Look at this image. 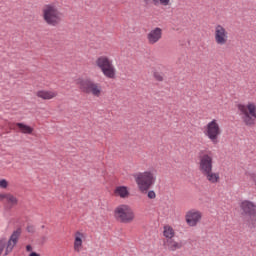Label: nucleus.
Listing matches in <instances>:
<instances>
[{
    "instance_id": "4",
    "label": "nucleus",
    "mask_w": 256,
    "mask_h": 256,
    "mask_svg": "<svg viewBox=\"0 0 256 256\" xmlns=\"http://www.w3.org/2000/svg\"><path fill=\"white\" fill-rule=\"evenodd\" d=\"M241 215L247 219V224L250 229H255L256 227V205L255 203L244 200L240 204Z\"/></svg>"
},
{
    "instance_id": "19",
    "label": "nucleus",
    "mask_w": 256,
    "mask_h": 256,
    "mask_svg": "<svg viewBox=\"0 0 256 256\" xmlns=\"http://www.w3.org/2000/svg\"><path fill=\"white\" fill-rule=\"evenodd\" d=\"M163 233L166 239H173V237H175V231L171 228V226H165Z\"/></svg>"
},
{
    "instance_id": "28",
    "label": "nucleus",
    "mask_w": 256,
    "mask_h": 256,
    "mask_svg": "<svg viewBox=\"0 0 256 256\" xmlns=\"http://www.w3.org/2000/svg\"><path fill=\"white\" fill-rule=\"evenodd\" d=\"M26 251L31 252L33 251V247L31 245L26 246Z\"/></svg>"
},
{
    "instance_id": "12",
    "label": "nucleus",
    "mask_w": 256,
    "mask_h": 256,
    "mask_svg": "<svg viewBox=\"0 0 256 256\" xmlns=\"http://www.w3.org/2000/svg\"><path fill=\"white\" fill-rule=\"evenodd\" d=\"M162 37L163 30L159 27L154 28L147 34V40L150 43V45H155V43H159Z\"/></svg>"
},
{
    "instance_id": "32",
    "label": "nucleus",
    "mask_w": 256,
    "mask_h": 256,
    "mask_svg": "<svg viewBox=\"0 0 256 256\" xmlns=\"http://www.w3.org/2000/svg\"><path fill=\"white\" fill-rule=\"evenodd\" d=\"M145 1V3H149V0H144Z\"/></svg>"
},
{
    "instance_id": "30",
    "label": "nucleus",
    "mask_w": 256,
    "mask_h": 256,
    "mask_svg": "<svg viewBox=\"0 0 256 256\" xmlns=\"http://www.w3.org/2000/svg\"><path fill=\"white\" fill-rule=\"evenodd\" d=\"M29 256H41V254L37 253V252H31L29 254Z\"/></svg>"
},
{
    "instance_id": "20",
    "label": "nucleus",
    "mask_w": 256,
    "mask_h": 256,
    "mask_svg": "<svg viewBox=\"0 0 256 256\" xmlns=\"http://www.w3.org/2000/svg\"><path fill=\"white\" fill-rule=\"evenodd\" d=\"M77 235L79 236H76L74 241L75 251H79V248L83 245V240L81 239V233L78 232Z\"/></svg>"
},
{
    "instance_id": "24",
    "label": "nucleus",
    "mask_w": 256,
    "mask_h": 256,
    "mask_svg": "<svg viewBox=\"0 0 256 256\" xmlns=\"http://www.w3.org/2000/svg\"><path fill=\"white\" fill-rule=\"evenodd\" d=\"M5 243H6L5 238L0 239V255L1 253H3V249H5Z\"/></svg>"
},
{
    "instance_id": "1",
    "label": "nucleus",
    "mask_w": 256,
    "mask_h": 256,
    "mask_svg": "<svg viewBox=\"0 0 256 256\" xmlns=\"http://www.w3.org/2000/svg\"><path fill=\"white\" fill-rule=\"evenodd\" d=\"M43 19L47 25L57 27L63 19V14L55 4H46L42 10Z\"/></svg>"
},
{
    "instance_id": "31",
    "label": "nucleus",
    "mask_w": 256,
    "mask_h": 256,
    "mask_svg": "<svg viewBox=\"0 0 256 256\" xmlns=\"http://www.w3.org/2000/svg\"><path fill=\"white\" fill-rule=\"evenodd\" d=\"M154 5H159V2H161V0H152Z\"/></svg>"
},
{
    "instance_id": "11",
    "label": "nucleus",
    "mask_w": 256,
    "mask_h": 256,
    "mask_svg": "<svg viewBox=\"0 0 256 256\" xmlns=\"http://www.w3.org/2000/svg\"><path fill=\"white\" fill-rule=\"evenodd\" d=\"M21 233H22L21 228H17L15 231H13V233L11 234L8 240L5 255L13 251V247L17 245L19 241V237H21Z\"/></svg>"
},
{
    "instance_id": "21",
    "label": "nucleus",
    "mask_w": 256,
    "mask_h": 256,
    "mask_svg": "<svg viewBox=\"0 0 256 256\" xmlns=\"http://www.w3.org/2000/svg\"><path fill=\"white\" fill-rule=\"evenodd\" d=\"M153 77L156 81H159L160 83L165 81V73H163V72L154 71Z\"/></svg>"
},
{
    "instance_id": "29",
    "label": "nucleus",
    "mask_w": 256,
    "mask_h": 256,
    "mask_svg": "<svg viewBox=\"0 0 256 256\" xmlns=\"http://www.w3.org/2000/svg\"><path fill=\"white\" fill-rule=\"evenodd\" d=\"M7 194H0V201H3V199H6Z\"/></svg>"
},
{
    "instance_id": "16",
    "label": "nucleus",
    "mask_w": 256,
    "mask_h": 256,
    "mask_svg": "<svg viewBox=\"0 0 256 256\" xmlns=\"http://www.w3.org/2000/svg\"><path fill=\"white\" fill-rule=\"evenodd\" d=\"M114 193L116 195H119L122 199H125V197H129V190L127 189V186H118L116 187Z\"/></svg>"
},
{
    "instance_id": "2",
    "label": "nucleus",
    "mask_w": 256,
    "mask_h": 256,
    "mask_svg": "<svg viewBox=\"0 0 256 256\" xmlns=\"http://www.w3.org/2000/svg\"><path fill=\"white\" fill-rule=\"evenodd\" d=\"M237 109L246 127H253L256 121V105L254 103H248L247 106L238 104Z\"/></svg>"
},
{
    "instance_id": "23",
    "label": "nucleus",
    "mask_w": 256,
    "mask_h": 256,
    "mask_svg": "<svg viewBox=\"0 0 256 256\" xmlns=\"http://www.w3.org/2000/svg\"><path fill=\"white\" fill-rule=\"evenodd\" d=\"M8 185H9V183L7 182V180H5V179L0 180L1 189H7Z\"/></svg>"
},
{
    "instance_id": "17",
    "label": "nucleus",
    "mask_w": 256,
    "mask_h": 256,
    "mask_svg": "<svg viewBox=\"0 0 256 256\" xmlns=\"http://www.w3.org/2000/svg\"><path fill=\"white\" fill-rule=\"evenodd\" d=\"M16 127H18V129H20V131L25 135H31V133H33V127L24 123L18 122L16 123Z\"/></svg>"
},
{
    "instance_id": "22",
    "label": "nucleus",
    "mask_w": 256,
    "mask_h": 256,
    "mask_svg": "<svg viewBox=\"0 0 256 256\" xmlns=\"http://www.w3.org/2000/svg\"><path fill=\"white\" fill-rule=\"evenodd\" d=\"M6 200L12 205H17V198L11 194H6Z\"/></svg>"
},
{
    "instance_id": "3",
    "label": "nucleus",
    "mask_w": 256,
    "mask_h": 256,
    "mask_svg": "<svg viewBox=\"0 0 256 256\" xmlns=\"http://www.w3.org/2000/svg\"><path fill=\"white\" fill-rule=\"evenodd\" d=\"M77 85L81 93H86V95H93L94 97L101 96V85H99V83H95L90 78L78 79Z\"/></svg>"
},
{
    "instance_id": "10",
    "label": "nucleus",
    "mask_w": 256,
    "mask_h": 256,
    "mask_svg": "<svg viewBox=\"0 0 256 256\" xmlns=\"http://www.w3.org/2000/svg\"><path fill=\"white\" fill-rule=\"evenodd\" d=\"M214 39L217 45H227V41H229V33L225 27L221 26V24H218L215 27Z\"/></svg>"
},
{
    "instance_id": "15",
    "label": "nucleus",
    "mask_w": 256,
    "mask_h": 256,
    "mask_svg": "<svg viewBox=\"0 0 256 256\" xmlns=\"http://www.w3.org/2000/svg\"><path fill=\"white\" fill-rule=\"evenodd\" d=\"M37 97H39L40 99L49 100L53 99L54 97H57V93L52 91L40 90L37 92Z\"/></svg>"
},
{
    "instance_id": "18",
    "label": "nucleus",
    "mask_w": 256,
    "mask_h": 256,
    "mask_svg": "<svg viewBox=\"0 0 256 256\" xmlns=\"http://www.w3.org/2000/svg\"><path fill=\"white\" fill-rule=\"evenodd\" d=\"M167 247L169 251H177V249L183 247V243L175 242L173 239H167Z\"/></svg>"
},
{
    "instance_id": "8",
    "label": "nucleus",
    "mask_w": 256,
    "mask_h": 256,
    "mask_svg": "<svg viewBox=\"0 0 256 256\" xmlns=\"http://www.w3.org/2000/svg\"><path fill=\"white\" fill-rule=\"evenodd\" d=\"M204 133L214 145H217V143H219V136L221 135V127H219L217 120L213 119L210 121L207 124L206 131Z\"/></svg>"
},
{
    "instance_id": "14",
    "label": "nucleus",
    "mask_w": 256,
    "mask_h": 256,
    "mask_svg": "<svg viewBox=\"0 0 256 256\" xmlns=\"http://www.w3.org/2000/svg\"><path fill=\"white\" fill-rule=\"evenodd\" d=\"M202 175H204V177H206L207 181H209V183H219V173H215L213 172V170H208L207 172H204Z\"/></svg>"
},
{
    "instance_id": "9",
    "label": "nucleus",
    "mask_w": 256,
    "mask_h": 256,
    "mask_svg": "<svg viewBox=\"0 0 256 256\" xmlns=\"http://www.w3.org/2000/svg\"><path fill=\"white\" fill-rule=\"evenodd\" d=\"M199 159V171L207 173V171H213V155L211 152L205 153V151H200L198 154Z\"/></svg>"
},
{
    "instance_id": "27",
    "label": "nucleus",
    "mask_w": 256,
    "mask_h": 256,
    "mask_svg": "<svg viewBox=\"0 0 256 256\" xmlns=\"http://www.w3.org/2000/svg\"><path fill=\"white\" fill-rule=\"evenodd\" d=\"M169 1L171 0H160L161 5L167 6L169 5Z\"/></svg>"
},
{
    "instance_id": "5",
    "label": "nucleus",
    "mask_w": 256,
    "mask_h": 256,
    "mask_svg": "<svg viewBox=\"0 0 256 256\" xmlns=\"http://www.w3.org/2000/svg\"><path fill=\"white\" fill-rule=\"evenodd\" d=\"M135 182L139 191L147 193L153 185H155L156 178L151 172H139L134 175Z\"/></svg>"
},
{
    "instance_id": "13",
    "label": "nucleus",
    "mask_w": 256,
    "mask_h": 256,
    "mask_svg": "<svg viewBox=\"0 0 256 256\" xmlns=\"http://www.w3.org/2000/svg\"><path fill=\"white\" fill-rule=\"evenodd\" d=\"M199 221H201V212L193 210L187 212L186 223L189 227H196Z\"/></svg>"
},
{
    "instance_id": "26",
    "label": "nucleus",
    "mask_w": 256,
    "mask_h": 256,
    "mask_svg": "<svg viewBox=\"0 0 256 256\" xmlns=\"http://www.w3.org/2000/svg\"><path fill=\"white\" fill-rule=\"evenodd\" d=\"M26 231L28 233H35V226L33 225H28L27 228H26Z\"/></svg>"
},
{
    "instance_id": "6",
    "label": "nucleus",
    "mask_w": 256,
    "mask_h": 256,
    "mask_svg": "<svg viewBox=\"0 0 256 256\" xmlns=\"http://www.w3.org/2000/svg\"><path fill=\"white\" fill-rule=\"evenodd\" d=\"M96 65L98 68H100L104 77H107V79H115L117 70L113 65V61L109 59L107 56L98 57L96 60Z\"/></svg>"
},
{
    "instance_id": "7",
    "label": "nucleus",
    "mask_w": 256,
    "mask_h": 256,
    "mask_svg": "<svg viewBox=\"0 0 256 256\" xmlns=\"http://www.w3.org/2000/svg\"><path fill=\"white\" fill-rule=\"evenodd\" d=\"M114 215L120 223H133L135 220L133 208L125 204L118 206L114 211Z\"/></svg>"
},
{
    "instance_id": "25",
    "label": "nucleus",
    "mask_w": 256,
    "mask_h": 256,
    "mask_svg": "<svg viewBox=\"0 0 256 256\" xmlns=\"http://www.w3.org/2000/svg\"><path fill=\"white\" fill-rule=\"evenodd\" d=\"M148 199H155L157 197V194H155V191L150 190L147 194Z\"/></svg>"
}]
</instances>
